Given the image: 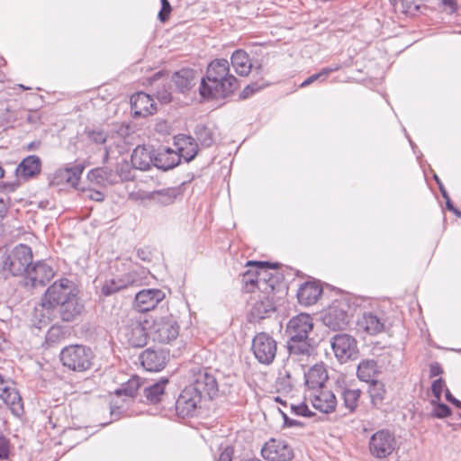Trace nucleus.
I'll return each instance as SVG.
<instances>
[{
	"label": "nucleus",
	"mask_w": 461,
	"mask_h": 461,
	"mask_svg": "<svg viewBox=\"0 0 461 461\" xmlns=\"http://www.w3.org/2000/svg\"><path fill=\"white\" fill-rule=\"evenodd\" d=\"M239 87V80L230 72L229 61L215 59L208 64L205 76L200 80L199 94L204 99H226Z\"/></svg>",
	"instance_id": "obj_1"
},
{
	"label": "nucleus",
	"mask_w": 461,
	"mask_h": 461,
	"mask_svg": "<svg viewBox=\"0 0 461 461\" xmlns=\"http://www.w3.org/2000/svg\"><path fill=\"white\" fill-rule=\"evenodd\" d=\"M313 326V319L308 313H300L289 320L285 333L288 337L287 348L290 357L303 360L313 353V339L309 338Z\"/></svg>",
	"instance_id": "obj_2"
},
{
	"label": "nucleus",
	"mask_w": 461,
	"mask_h": 461,
	"mask_svg": "<svg viewBox=\"0 0 461 461\" xmlns=\"http://www.w3.org/2000/svg\"><path fill=\"white\" fill-rule=\"evenodd\" d=\"M32 249L25 244H18L10 251L0 249V274L25 275L32 263Z\"/></svg>",
	"instance_id": "obj_3"
},
{
	"label": "nucleus",
	"mask_w": 461,
	"mask_h": 461,
	"mask_svg": "<svg viewBox=\"0 0 461 461\" xmlns=\"http://www.w3.org/2000/svg\"><path fill=\"white\" fill-rule=\"evenodd\" d=\"M93 351L84 345H70L60 352V360L64 366L76 372H84L92 366Z\"/></svg>",
	"instance_id": "obj_4"
},
{
	"label": "nucleus",
	"mask_w": 461,
	"mask_h": 461,
	"mask_svg": "<svg viewBox=\"0 0 461 461\" xmlns=\"http://www.w3.org/2000/svg\"><path fill=\"white\" fill-rule=\"evenodd\" d=\"M74 294H78L77 285L72 280L63 277L48 287L41 299V304L44 308L53 309Z\"/></svg>",
	"instance_id": "obj_5"
},
{
	"label": "nucleus",
	"mask_w": 461,
	"mask_h": 461,
	"mask_svg": "<svg viewBox=\"0 0 461 461\" xmlns=\"http://www.w3.org/2000/svg\"><path fill=\"white\" fill-rule=\"evenodd\" d=\"M180 326L177 319L171 313L156 318L151 327V335L154 341L169 344L179 336Z\"/></svg>",
	"instance_id": "obj_6"
},
{
	"label": "nucleus",
	"mask_w": 461,
	"mask_h": 461,
	"mask_svg": "<svg viewBox=\"0 0 461 461\" xmlns=\"http://www.w3.org/2000/svg\"><path fill=\"white\" fill-rule=\"evenodd\" d=\"M192 382L188 384L191 389L196 391L202 399H213L218 393V383L214 375L208 368H198L193 370Z\"/></svg>",
	"instance_id": "obj_7"
},
{
	"label": "nucleus",
	"mask_w": 461,
	"mask_h": 461,
	"mask_svg": "<svg viewBox=\"0 0 461 461\" xmlns=\"http://www.w3.org/2000/svg\"><path fill=\"white\" fill-rule=\"evenodd\" d=\"M396 444L393 433L388 429H380L370 437L368 447L374 457L384 459L393 454Z\"/></svg>",
	"instance_id": "obj_8"
},
{
	"label": "nucleus",
	"mask_w": 461,
	"mask_h": 461,
	"mask_svg": "<svg viewBox=\"0 0 461 461\" xmlns=\"http://www.w3.org/2000/svg\"><path fill=\"white\" fill-rule=\"evenodd\" d=\"M251 348L259 363L269 365L276 357L277 344L268 333L259 332L252 339Z\"/></svg>",
	"instance_id": "obj_9"
},
{
	"label": "nucleus",
	"mask_w": 461,
	"mask_h": 461,
	"mask_svg": "<svg viewBox=\"0 0 461 461\" xmlns=\"http://www.w3.org/2000/svg\"><path fill=\"white\" fill-rule=\"evenodd\" d=\"M202 400L196 391L186 385L176 401L177 416L183 419L195 416L201 409Z\"/></svg>",
	"instance_id": "obj_10"
},
{
	"label": "nucleus",
	"mask_w": 461,
	"mask_h": 461,
	"mask_svg": "<svg viewBox=\"0 0 461 461\" xmlns=\"http://www.w3.org/2000/svg\"><path fill=\"white\" fill-rule=\"evenodd\" d=\"M348 305L344 302H335L326 310L323 324L333 330H345L349 323Z\"/></svg>",
	"instance_id": "obj_11"
},
{
	"label": "nucleus",
	"mask_w": 461,
	"mask_h": 461,
	"mask_svg": "<svg viewBox=\"0 0 461 461\" xmlns=\"http://www.w3.org/2000/svg\"><path fill=\"white\" fill-rule=\"evenodd\" d=\"M330 345L336 357L340 362L355 358L358 353L357 340L346 333L334 335L330 339Z\"/></svg>",
	"instance_id": "obj_12"
},
{
	"label": "nucleus",
	"mask_w": 461,
	"mask_h": 461,
	"mask_svg": "<svg viewBox=\"0 0 461 461\" xmlns=\"http://www.w3.org/2000/svg\"><path fill=\"white\" fill-rule=\"evenodd\" d=\"M121 334L132 348H142L148 341L147 328L140 319H130L121 329Z\"/></svg>",
	"instance_id": "obj_13"
},
{
	"label": "nucleus",
	"mask_w": 461,
	"mask_h": 461,
	"mask_svg": "<svg viewBox=\"0 0 461 461\" xmlns=\"http://www.w3.org/2000/svg\"><path fill=\"white\" fill-rule=\"evenodd\" d=\"M261 455L267 461H291L294 451L285 440L271 438L261 448Z\"/></svg>",
	"instance_id": "obj_14"
},
{
	"label": "nucleus",
	"mask_w": 461,
	"mask_h": 461,
	"mask_svg": "<svg viewBox=\"0 0 461 461\" xmlns=\"http://www.w3.org/2000/svg\"><path fill=\"white\" fill-rule=\"evenodd\" d=\"M308 397L314 409L322 413H331L337 406V398L335 394L324 388H319L308 392Z\"/></svg>",
	"instance_id": "obj_15"
},
{
	"label": "nucleus",
	"mask_w": 461,
	"mask_h": 461,
	"mask_svg": "<svg viewBox=\"0 0 461 461\" xmlns=\"http://www.w3.org/2000/svg\"><path fill=\"white\" fill-rule=\"evenodd\" d=\"M54 276L55 271L52 267L42 260L32 263L25 274L32 287L44 286Z\"/></svg>",
	"instance_id": "obj_16"
},
{
	"label": "nucleus",
	"mask_w": 461,
	"mask_h": 461,
	"mask_svg": "<svg viewBox=\"0 0 461 461\" xmlns=\"http://www.w3.org/2000/svg\"><path fill=\"white\" fill-rule=\"evenodd\" d=\"M165 293L160 289H142L135 295L134 306L140 312H146L156 308L164 300Z\"/></svg>",
	"instance_id": "obj_17"
},
{
	"label": "nucleus",
	"mask_w": 461,
	"mask_h": 461,
	"mask_svg": "<svg viewBox=\"0 0 461 461\" xmlns=\"http://www.w3.org/2000/svg\"><path fill=\"white\" fill-rule=\"evenodd\" d=\"M246 266L257 268L259 283L263 285L261 290H264L265 292L270 290L272 292L275 289L277 277L270 273L269 270L277 269L279 267L278 263H270L267 261H248Z\"/></svg>",
	"instance_id": "obj_18"
},
{
	"label": "nucleus",
	"mask_w": 461,
	"mask_h": 461,
	"mask_svg": "<svg viewBox=\"0 0 461 461\" xmlns=\"http://www.w3.org/2000/svg\"><path fill=\"white\" fill-rule=\"evenodd\" d=\"M131 110L136 119L147 117L156 113L157 104L149 95L138 92L131 97Z\"/></svg>",
	"instance_id": "obj_19"
},
{
	"label": "nucleus",
	"mask_w": 461,
	"mask_h": 461,
	"mask_svg": "<svg viewBox=\"0 0 461 461\" xmlns=\"http://www.w3.org/2000/svg\"><path fill=\"white\" fill-rule=\"evenodd\" d=\"M83 171L84 166L81 164L58 168L54 172L51 185H60L67 184L76 187L78 185Z\"/></svg>",
	"instance_id": "obj_20"
},
{
	"label": "nucleus",
	"mask_w": 461,
	"mask_h": 461,
	"mask_svg": "<svg viewBox=\"0 0 461 461\" xmlns=\"http://www.w3.org/2000/svg\"><path fill=\"white\" fill-rule=\"evenodd\" d=\"M322 286L316 281H306L297 291V299L301 305L311 306L317 303L322 294Z\"/></svg>",
	"instance_id": "obj_21"
},
{
	"label": "nucleus",
	"mask_w": 461,
	"mask_h": 461,
	"mask_svg": "<svg viewBox=\"0 0 461 461\" xmlns=\"http://www.w3.org/2000/svg\"><path fill=\"white\" fill-rule=\"evenodd\" d=\"M58 307L60 319L66 322L77 320L85 309L84 303L78 298V294H74L69 299L60 303Z\"/></svg>",
	"instance_id": "obj_22"
},
{
	"label": "nucleus",
	"mask_w": 461,
	"mask_h": 461,
	"mask_svg": "<svg viewBox=\"0 0 461 461\" xmlns=\"http://www.w3.org/2000/svg\"><path fill=\"white\" fill-rule=\"evenodd\" d=\"M153 160L154 167L162 171L172 169L180 163L177 151L167 147L154 149Z\"/></svg>",
	"instance_id": "obj_23"
},
{
	"label": "nucleus",
	"mask_w": 461,
	"mask_h": 461,
	"mask_svg": "<svg viewBox=\"0 0 461 461\" xmlns=\"http://www.w3.org/2000/svg\"><path fill=\"white\" fill-rule=\"evenodd\" d=\"M154 149L152 146L139 145L131 154V161L132 166L140 170L145 171L154 167Z\"/></svg>",
	"instance_id": "obj_24"
},
{
	"label": "nucleus",
	"mask_w": 461,
	"mask_h": 461,
	"mask_svg": "<svg viewBox=\"0 0 461 461\" xmlns=\"http://www.w3.org/2000/svg\"><path fill=\"white\" fill-rule=\"evenodd\" d=\"M141 366L151 372L162 370L166 366V356L161 351L147 348L140 355Z\"/></svg>",
	"instance_id": "obj_25"
},
{
	"label": "nucleus",
	"mask_w": 461,
	"mask_h": 461,
	"mask_svg": "<svg viewBox=\"0 0 461 461\" xmlns=\"http://www.w3.org/2000/svg\"><path fill=\"white\" fill-rule=\"evenodd\" d=\"M175 143L177 146L180 159L183 158L186 162H189L197 155L198 144L192 136L179 134L175 138Z\"/></svg>",
	"instance_id": "obj_26"
},
{
	"label": "nucleus",
	"mask_w": 461,
	"mask_h": 461,
	"mask_svg": "<svg viewBox=\"0 0 461 461\" xmlns=\"http://www.w3.org/2000/svg\"><path fill=\"white\" fill-rule=\"evenodd\" d=\"M167 378H161L156 383L149 384L144 382L143 396L145 402L149 404H157L160 402L166 393V386L168 384Z\"/></svg>",
	"instance_id": "obj_27"
},
{
	"label": "nucleus",
	"mask_w": 461,
	"mask_h": 461,
	"mask_svg": "<svg viewBox=\"0 0 461 461\" xmlns=\"http://www.w3.org/2000/svg\"><path fill=\"white\" fill-rule=\"evenodd\" d=\"M196 74L193 68H183L173 74L172 81L179 92L186 93L195 85Z\"/></svg>",
	"instance_id": "obj_28"
},
{
	"label": "nucleus",
	"mask_w": 461,
	"mask_h": 461,
	"mask_svg": "<svg viewBox=\"0 0 461 461\" xmlns=\"http://www.w3.org/2000/svg\"><path fill=\"white\" fill-rule=\"evenodd\" d=\"M304 377L305 384L308 387V392H310L324 388V384L328 379V373L322 364H316L308 370Z\"/></svg>",
	"instance_id": "obj_29"
},
{
	"label": "nucleus",
	"mask_w": 461,
	"mask_h": 461,
	"mask_svg": "<svg viewBox=\"0 0 461 461\" xmlns=\"http://www.w3.org/2000/svg\"><path fill=\"white\" fill-rule=\"evenodd\" d=\"M181 195L178 187H168L152 192H148L145 198L154 202L157 204L167 206L175 203L178 196Z\"/></svg>",
	"instance_id": "obj_30"
},
{
	"label": "nucleus",
	"mask_w": 461,
	"mask_h": 461,
	"mask_svg": "<svg viewBox=\"0 0 461 461\" xmlns=\"http://www.w3.org/2000/svg\"><path fill=\"white\" fill-rule=\"evenodd\" d=\"M381 373L377 361L375 359H362L357 365V376L362 382L368 384L378 380L377 377Z\"/></svg>",
	"instance_id": "obj_31"
},
{
	"label": "nucleus",
	"mask_w": 461,
	"mask_h": 461,
	"mask_svg": "<svg viewBox=\"0 0 461 461\" xmlns=\"http://www.w3.org/2000/svg\"><path fill=\"white\" fill-rule=\"evenodd\" d=\"M41 160L36 155L24 158L16 168V174L24 179L33 177L41 173Z\"/></svg>",
	"instance_id": "obj_32"
},
{
	"label": "nucleus",
	"mask_w": 461,
	"mask_h": 461,
	"mask_svg": "<svg viewBox=\"0 0 461 461\" xmlns=\"http://www.w3.org/2000/svg\"><path fill=\"white\" fill-rule=\"evenodd\" d=\"M276 310L272 299L263 295L256 300L249 311V321H258L267 317L268 313Z\"/></svg>",
	"instance_id": "obj_33"
},
{
	"label": "nucleus",
	"mask_w": 461,
	"mask_h": 461,
	"mask_svg": "<svg viewBox=\"0 0 461 461\" xmlns=\"http://www.w3.org/2000/svg\"><path fill=\"white\" fill-rule=\"evenodd\" d=\"M357 325L369 335H376L384 329V322L375 313L364 312L357 321Z\"/></svg>",
	"instance_id": "obj_34"
},
{
	"label": "nucleus",
	"mask_w": 461,
	"mask_h": 461,
	"mask_svg": "<svg viewBox=\"0 0 461 461\" xmlns=\"http://www.w3.org/2000/svg\"><path fill=\"white\" fill-rule=\"evenodd\" d=\"M230 63L235 72L241 77L248 76L252 68L249 54L243 50H236L230 56Z\"/></svg>",
	"instance_id": "obj_35"
},
{
	"label": "nucleus",
	"mask_w": 461,
	"mask_h": 461,
	"mask_svg": "<svg viewBox=\"0 0 461 461\" xmlns=\"http://www.w3.org/2000/svg\"><path fill=\"white\" fill-rule=\"evenodd\" d=\"M0 398L15 416L18 417L23 413V399L15 386L10 387L2 393Z\"/></svg>",
	"instance_id": "obj_36"
},
{
	"label": "nucleus",
	"mask_w": 461,
	"mask_h": 461,
	"mask_svg": "<svg viewBox=\"0 0 461 461\" xmlns=\"http://www.w3.org/2000/svg\"><path fill=\"white\" fill-rule=\"evenodd\" d=\"M339 393L343 400V405L349 414L356 411L358 406V401L362 394L360 389H351L348 387H340Z\"/></svg>",
	"instance_id": "obj_37"
},
{
	"label": "nucleus",
	"mask_w": 461,
	"mask_h": 461,
	"mask_svg": "<svg viewBox=\"0 0 461 461\" xmlns=\"http://www.w3.org/2000/svg\"><path fill=\"white\" fill-rule=\"evenodd\" d=\"M131 285L129 278H111L104 281L101 287V294L104 296H111L115 293H118Z\"/></svg>",
	"instance_id": "obj_38"
},
{
	"label": "nucleus",
	"mask_w": 461,
	"mask_h": 461,
	"mask_svg": "<svg viewBox=\"0 0 461 461\" xmlns=\"http://www.w3.org/2000/svg\"><path fill=\"white\" fill-rule=\"evenodd\" d=\"M368 384V393L371 398V403L374 407L379 408L383 404L385 398V385L382 381L379 380H375Z\"/></svg>",
	"instance_id": "obj_39"
},
{
	"label": "nucleus",
	"mask_w": 461,
	"mask_h": 461,
	"mask_svg": "<svg viewBox=\"0 0 461 461\" xmlns=\"http://www.w3.org/2000/svg\"><path fill=\"white\" fill-rule=\"evenodd\" d=\"M144 381L139 376L133 375L126 383L122 384L120 389L115 391L116 394H124L129 397H135L140 390H143Z\"/></svg>",
	"instance_id": "obj_40"
},
{
	"label": "nucleus",
	"mask_w": 461,
	"mask_h": 461,
	"mask_svg": "<svg viewBox=\"0 0 461 461\" xmlns=\"http://www.w3.org/2000/svg\"><path fill=\"white\" fill-rule=\"evenodd\" d=\"M194 133L196 140L203 147H211L214 143V132L212 129L203 123H197L194 127Z\"/></svg>",
	"instance_id": "obj_41"
},
{
	"label": "nucleus",
	"mask_w": 461,
	"mask_h": 461,
	"mask_svg": "<svg viewBox=\"0 0 461 461\" xmlns=\"http://www.w3.org/2000/svg\"><path fill=\"white\" fill-rule=\"evenodd\" d=\"M113 170L106 167L94 168L87 174V177L90 181H95L96 184L102 185L113 183Z\"/></svg>",
	"instance_id": "obj_42"
},
{
	"label": "nucleus",
	"mask_w": 461,
	"mask_h": 461,
	"mask_svg": "<svg viewBox=\"0 0 461 461\" xmlns=\"http://www.w3.org/2000/svg\"><path fill=\"white\" fill-rule=\"evenodd\" d=\"M243 290L246 293H253L257 288L261 290L257 268L250 267L242 275Z\"/></svg>",
	"instance_id": "obj_43"
},
{
	"label": "nucleus",
	"mask_w": 461,
	"mask_h": 461,
	"mask_svg": "<svg viewBox=\"0 0 461 461\" xmlns=\"http://www.w3.org/2000/svg\"><path fill=\"white\" fill-rule=\"evenodd\" d=\"M339 68L340 67L339 65H332L323 68L319 73L310 76L303 82H302L300 87H306L317 80L324 81L330 73L338 71Z\"/></svg>",
	"instance_id": "obj_44"
},
{
	"label": "nucleus",
	"mask_w": 461,
	"mask_h": 461,
	"mask_svg": "<svg viewBox=\"0 0 461 461\" xmlns=\"http://www.w3.org/2000/svg\"><path fill=\"white\" fill-rule=\"evenodd\" d=\"M65 336L66 332L61 326L53 325L47 331L46 343L49 347H52L61 342L65 339Z\"/></svg>",
	"instance_id": "obj_45"
},
{
	"label": "nucleus",
	"mask_w": 461,
	"mask_h": 461,
	"mask_svg": "<svg viewBox=\"0 0 461 461\" xmlns=\"http://www.w3.org/2000/svg\"><path fill=\"white\" fill-rule=\"evenodd\" d=\"M85 134L86 138L95 144H104L107 140L108 134L100 128H86Z\"/></svg>",
	"instance_id": "obj_46"
},
{
	"label": "nucleus",
	"mask_w": 461,
	"mask_h": 461,
	"mask_svg": "<svg viewBox=\"0 0 461 461\" xmlns=\"http://www.w3.org/2000/svg\"><path fill=\"white\" fill-rule=\"evenodd\" d=\"M268 84L261 79L260 81L252 82L248 85L240 94V99H247L250 97L253 94L260 91L264 87H266Z\"/></svg>",
	"instance_id": "obj_47"
},
{
	"label": "nucleus",
	"mask_w": 461,
	"mask_h": 461,
	"mask_svg": "<svg viewBox=\"0 0 461 461\" xmlns=\"http://www.w3.org/2000/svg\"><path fill=\"white\" fill-rule=\"evenodd\" d=\"M430 403L434 406L432 415L438 419L449 417L452 413L451 409L440 401L431 400Z\"/></svg>",
	"instance_id": "obj_48"
},
{
	"label": "nucleus",
	"mask_w": 461,
	"mask_h": 461,
	"mask_svg": "<svg viewBox=\"0 0 461 461\" xmlns=\"http://www.w3.org/2000/svg\"><path fill=\"white\" fill-rule=\"evenodd\" d=\"M11 453L10 439L0 430V460L8 459Z\"/></svg>",
	"instance_id": "obj_49"
},
{
	"label": "nucleus",
	"mask_w": 461,
	"mask_h": 461,
	"mask_svg": "<svg viewBox=\"0 0 461 461\" xmlns=\"http://www.w3.org/2000/svg\"><path fill=\"white\" fill-rule=\"evenodd\" d=\"M290 408L291 412L297 416L310 418L314 415V412L310 411L308 405L304 402H301L299 404H291Z\"/></svg>",
	"instance_id": "obj_50"
},
{
	"label": "nucleus",
	"mask_w": 461,
	"mask_h": 461,
	"mask_svg": "<svg viewBox=\"0 0 461 461\" xmlns=\"http://www.w3.org/2000/svg\"><path fill=\"white\" fill-rule=\"evenodd\" d=\"M377 364L379 366L380 370L386 368L392 361V353L390 349H384L383 353L376 356Z\"/></svg>",
	"instance_id": "obj_51"
},
{
	"label": "nucleus",
	"mask_w": 461,
	"mask_h": 461,
	"mask_svg": "<svg viewBox=\"0 0 461 461\" xmlns=\"http://www.w3.org/2000/svg\"><path fill=\"white\" fill-rule=\"evenodd\" d=\"M161 9L158 12V17L161 23H166L169 19L172 11L171 5L168 0H160Z\"/></svg>",
	"instance_id": "obj_52"
},
{
	"label": "nucleus",
	"mask_w": 461,
	"mask_h": 461,
	"mask_svg": "<svg viewBox=\"0 0 461 461\" xmlns=\"http://www.w3.org/2000/svg\"><path fill=\"white\" fill-rule=\"evenodd\" d=\"M445 386V381L442 378L436 379L431 384V392L435 400L440 401L443 388Z\"/></svg>",
	"instance_id": "obj_53"
},
{
	"label": "nucleus",
	"mask_w": 461,
	"mask_h": 461,
	"mask_svg": "<svg viewBox=\"0 0 461 461\" xmlns=\"http://www.w3.org/2000/svg\"><path fill=\"white\" fill-rule=\"evenodd\" d=\"M138 258L144 262H151L153 258L152 250L149 247L139 248L136 250Z\"/></svg>",
	"instance_id": "obj_54"
},
{
	"label": "nucleus",
	"mask_w": 461,
	"mask_h": 461,
	"mask_svg": "<svg viewBox=\"0 0 461 461\" xmlns=\"http://www.w3.org/2000/svg\"><path fill=\"white\" fill-rule=\"evenodd\" d=\"M280 412L284 419V425L285 427L293 428V427H302L303 425L301 421L289 418L285 412H284L282 411H280Z\"/></svg>",
	"instance_id": "obj_55"
},
{
	"label": "nucleus",
	"mask_w": 461,
	"mask_h": 461,
	"mask_svg": "<svg viewBox=\"0 0 461 461\" xmlns=\"http://www.w3.org/2000/svg\"><path fill=\"white\" fill-rule=\"evenodd\" d=\"M443 373V368L438 362H433L429 365V376L435 377Z\"/></svg>",
	"instance_id": "obj_56"
},
{
	"label": "nucleus",
	"mask_w": 461,
	"mask_h": 461,
	"mask_svg": "<svg viewBox=\"0 0 461 461\" xmlns=\"http://www.w3.org/2000/svg\"><path fill=\"white\" fill-rule=\"evenodd\" d=\"M13 386H14V382L6 379L4 375L0 374V394Z\"/></svg>",
	"instance_id": "obj_57"
},
{
	"label": "nucleus",
	"mask_w": 461,
	"mask_h": 461,
	"mask_svg": "<svg viewBox=\"0 0 461 461\" xmlns=\"http://www.w3.org/2000/svg\"><path fill=\"white\" fill-rule=\"evenodd\" d=\"M445 397L447 401L452 403L456 408L461 406V401L454 397L448 389L446 390Z\"/></svg>",
	"instance_id": "obj_58"
},
{
	"label": "nucleus",
	"mask_w": 461,
	"mask_h": 461,
	"mask_svg": "<svg viewBox=\"0 0 461 461\" xmlns=\"http://www.w3.org/2000/svg\"><path fill=\"white\" fill-rule=\"evenodd\" d=\"M446 200V206L447 209L453 212L456 216L461 217V212L458 211L453 204V203L450 200L449 195H447V198H444Z\"/></svg>",
	"instance_id": "obj_59"
},
{
	"label": "nucleus",
	"mask_w": 461,
	"mask_h": 461,
	"mask_svg": "<svg viewBox=\"0 0 461 461\" xmlns=\"http://www.w3.org/2000/svg\"><path fill=\"white\" fill-rule=\"evenodd\" d=\"M88 196L90 199L96 202H102L104 199V194L99 191H91Z\"/></svg>",
	"instance_id": "obj_60"
},
{
	"label": "nucleus",
	"mask_w": 461,
	"mask_h": 461,
	"mask_svg": "<svg viewBox=\"0 0 461 461\" xmlns=\"http://www.w3.org/2000/svg\"><path fill=\"white\" fill-rule=\"evenodd\" d=\"M445 6H447L451 13H455L457 10V5L455 0H440Z\"/></svg>",
	"instance_id": "obj_61"
},
{
	"label": "nucleus",
	"mask_w": 461,
	"mask_h": 461,
	"mask_svg": "<svg viewBox=\"0 0 461 461\" xmlns=\"http://www.w3.org/2000/svg\"><path fill=\"white\" fill-rule=\"evenodd\" d=\"M290 379H291V375L288 372L285 373V375L279 378L278 380L280 381V384H284V389H285L286 387L288 388H291L292 385L290 384Z\"/></svg>",
	"instance_id": "obj_62"
},
{
	"label": "nucleus",
	"mask_w": 461,
	"mask_h": 461,
	"mask_svg": "<svg viewBox=\"0 0 461 461\" xmlns=\"http://www.w3.org/2000/svg\"><path fill=\"white\" fill-rule=\"evenodd\" d=\"M434 179L437 182V184L438 185V188L440 190V193H441L443 198H447L448 194H447V190L445 189V187L443 186V184L441 183L439 177L437 175H434Z\"/></svg>",
	"instance_id": "obj_63"
},
{
	"label": "nucleus",
	"mask_w": 461,
	"mask_h": 461,
	"mask_svg": "<svg viewBox=\"0 0 461 461\" xmlns=\"http://www.w3.org/2000/svg\"><path fill=\"white\" fill-rule=\"evenodd\" d=\"M216 461H232L231 455L229 451L221 452Z\"/></svg>",
	"instance_id": "obj_64"
}]
</instances>
